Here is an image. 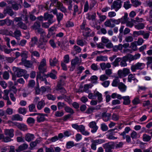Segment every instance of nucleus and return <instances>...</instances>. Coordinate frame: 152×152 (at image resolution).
<instances>
[{
    "label": "nucleus",
    "mask_w": 152,
    "mask_h": 152,
    "mask_svg": "<svg viewBox=\"0 0 152 152\" xmlns=\"http://www.w3.org/2000/svg\"><path fill=\"white\" fill-rule=\"evenodd\" d=\"M115 143L111 142L103 145V146L105 149L106 152H112V150L115 148Z\"/></svg>",
    "instance_id": "nucleus-1"
},
{
    "label": "nucleus",
    "mask_w": 152,
    "mask_h": 152,
    "mask_svg": "<svg viewBox=\"0 0 152 152\" xmlns=\"http://www.w3.org/2000/svg\"><path fill=\"white\" fill-rule=\"evenodd\" d=\"M64 137L63 134L62 133H60L58 134V136H55L51 138H49L48 141L46 142V144H48L49 143L52 142H55L58 140H61Z\"/></svg>",
    "instance_id": "nucleus-2"
},
{
    "label": "nucleus",
    "mask_w": 152,
    "mask_h": 152,
    "mask_svg": "<svg viewBox=\"0 0 152 152\" xmlns=\"http://www.w3.org/2000/svg\"><path fill=\"white\" fill-rule=\"evenodd\" d=\"M145 66V65L144 63L138 62L135 65L132 66L131 70L133 72H135L137 69H142Z\"/></svg>",
    "instance_id": "nucleus-3"
},
{
    "label": "nucleus",
    "mask_w": 152,
    "mask_h": 152,
    "mask_svg": "<svg viewBox=\"0 0 152 152\" xmlns=\"http://www.w3.org/2000/svg\"><path fill=\"white\" fill-rule=\"evenodd\" d=\"M121 3L122 2L120 0L114 1L111 6V10L114 9L116 12H117L121 8Z\"/></svg>",
    "instance_id": "nucleus-4"
},
{
    "label": "nucleus",
    "mask_w": 152,
    "mask_h": 152,
    "mask_svg": "<svg viewBox=\"0 0 152 152\" xmlns=\"http://www.w3.org/2000/svg\"><path fill=\"white\" fill-rule=\"evenodd\" d=\"M19 64L20 65L24 64L25 67L28 68H33L34 67L31 62L23 58H22L21 62Z\"/></svg>",
    "instance_id": "nucleus-5"
},
{
    "label": "nucleus",
    "mask_w": 152,
    "mask_h": 152,
    "mask_svg": "<svg viewBox=\"0 0 152 152\" xmlns=\"http://www.w3.org/2000/svg\"><path fill=\"white\" fill-rule=\"evenodd\" d=\"M46 65V59L43 58L41 61L40 64L38 66V69L41 72H46V69L45 67Z\"/></svg>",
    "instance_id": "nucleus-6"
},
{
    "label": "nucleus",
    "mask_w": 152,
    "mask_h": 152,
    "mask_svg": "<svg viewBox=\"0 0 152 152\" xmlns=\"http://www.w3.org/2000/svg\"><path fill=\"white\" fill-rule=\"evenodd\" d=\"M13 68L14 71L15 70V74L18 77L23 76L26 72V70L22 69L17 68L15 67Z\"/></svg>",
    "instance_id": "nucleus-7"
},
{
    "label": "nucleus",
    "mask_w": 152,
    "mask_h": 152,
    "mask_svg": "<svg viewBox=\"0 0 152 152\" xmlns=\"http://www.w3.org/2000/svg\"><path fill=\"white\" fill-rule=\"evenodd\" d=\"M22 19L20 18L16 17L15 18V20L17 22H18L17 25L22 29H26L27 28V26L21 21Z\"/></svg>",
    "instance_id": "nucleus-8"
},
{
    "label": "nucleus",
    "mask_w": 152,
    "mask_h": 152,
    "mask_svg": "<svg viewBox=\"0 0 152 152\" xmlns=\"http://www.w3.org/2000/svg\"><path fill=\"white\" fill-rule=\"evenodd\" d=\"M38 32L41 34L40 38V41L41 42H43L44 43L46 42L47 40L45 39V33L43 30L42 29L39 28L37 29Z\"/></svg>",
    "instance_id": "nucleus-9"
},
{
    "label": "nucleus",
    "mask_w": 152,
    "mask_h": 152,
    "mask_svg": "<svg viewBox=\"0 0 152 152\" xmlns=\"http://www.w3.org/2000/svg\"><path fill=\"white\" fill-rule=\"evenodd\" d=\"M88 126L92 129L91 132L93 133H95L98 129V127L96 125V123L94 121H93L90 122L88 124Z\"/></svg>",
    "instance_id": "nucleus-10"
},
{
    "label": "nucleus",
    "mask_w": 152,
    "mask_h": 152,
    "mask_svg": "<svg viewBox=\"0 0 152 152\" xmlns=\"http://www.w3.org/2000/svg\"><path fill=\"white\" fill-rule=\"evenodd\" d=\"M77 131L80 132L83 135L85 136L88 135L89 133L85 130V127L83 125H79Z\"/></svg>",
    "instance_id": "nucleus-11"
},
{
    "label": "nucleus",
    "mask_w": 152,
    "mask_h": 152,
    "mask_svg": "<svg viewBox=\"0 0 152 152\" xmlns=\"http://www.w3.org/2000/svg\"><path fill=\"white\" fill-rule=\"evenodd\" d=\"M38 116L37 117V121L38 122H42L45 120V117L48 116L47 114H43L42 113H38Z\"/></svg>",
    "instance_id": "nucleus-12"
},
{
    "label": "nucleus",
    "mask_w": 152,
    "mask_h": 152,
    "mask_svg": "<svg viewBox=\"0 0 152 152\" xmlns=\"http://www.w3.org/2000/svg\"><path fill=\"white\" fill-rule=\"evenodd\" d=\"M14 130L13 129H6L4 132L6 135L9 136L10 137H12L14 136Z\"/></svg>",
    "instance_id": "nucleus-13"
},
{
    "label": "nucleus",
    "mask_w": 152,
    "mask_h": 152,
    "mask_svg": "<svg viewBox=\"0 0 152 152\" xmlns=\"http://www.w3.org/2000/svg\"><path fill=\"white\" fill-rule=\"evenodd\" d=\"M81 49L77 45H75L73 47V50L72 51V54L74 56L77 53H80L81 51Z\"/></svg>",
    "instance_id": "nucleus-14"
},
{
    "label": "nucleus",
    "mask_w": 152,
    "mask_h": 152,
    "mask_svg": "<svg viewBox=\"0 0 152 152\" xmlns=\"http://www.w3.org/2000/svg\"><path fill=\"white\" fill-rule=\"evenodd\" d=\"M26 140L28 142L33 140L35 138L34 134H31L28 133L26 134L25 136Z\"/></svg>",
    "instance_id": "nucleus-15"
},
{
    "label": "nucleus",
    "mask_w": 152,
    "mask_h": 152,
    "mask_svg": "<svg viewBox=\"0 0 152 152\" xmlns=\"http://www.w3.org/2000/svg\"><path fill=\"white\" fill-rule=\"evenodd\" d=\"M118 88L120 91L122 92H124L126 90V86L122 82L119 83Z\"/></svg>",
    "instance_id": "nucleus-16"
},
{
    "label": "nucleus",
    "mask_w": 152,
    "mask_h": 152,
    "mask_svg": "<svg viewBox=\"0 0 152 152\" xmlns=\"http://www.w3.org/2000/svg\"><path fill=\"white\" fill-rule=\"evenodd\" d=\"M122 99L124 100L123 104L125 105H128L130 104L131 102L130 97L128 96H126L122 97Z\"/></svg>",
    "instance_id": "nucleus-17"
},
{
    "label": "nucleus",
    "mask_w": 152,
    "mask_h": 152,
    "mask_svg": "<svg viewBox=\"0 0 152 152\" xmlns=\"http://www.w3.org/2000/svg\"><path fill=\"white\" fill-rule=\"evenodd\" d=\"M55 27L53 26L48 29V33L47 35L48 38H50V36L54 34L55 31Z\"/></svg>",
    "instance_id": "nucleus-18"
},
{
    "label": "nucleus",
    "mask_w": 152,
    "mask_h": 152,
    "mask_svg": "<svg viewBox=\"0 0 152 152\" xmlns=\"http://www.w3.org/2000/svg\"><path fill=\"white\" fill-rule=\"evenodd\" d=\"M28 146V145L27 144H23L20 145L18 148L15 150V151L17 152H20L27 149Z\"/></svg>",
    "instance_id": "nucleus-19"
},
{
    "label": "nucleus",
    "mask_w": 152,
    "mask_h": 152,
    "mask_svg": "<svg viewBox=\"0 0 152 152\" xmlns=\"http://www.w3.org/2000/svg\"><path fill=\"white\" fill-rule=\"evenodd\" d=\"M14 59H15L13 58H7L3 55H1V61H2L7 60L8 62L11 63L14 61Z\"/></svg>",
    "instance_id": "nucleus-20"
},
{
    "label": "nucleus",
    "mask_w": 152,
    "mask_h": 152,
    "mask_svg": "<svg viewBox=\"0 0 152 152\" xmlns=\"http://www.w3.org/2000/svg\"><path fill=\"white\" fill-rule=\"evenodd\" d=\"M57 74V72L55 70H52L51 72L49 74H48L46 75V77H50L51 78L53 79H56L57 78L56 76V74Z\"/></svg>",
    "instance_id": "nucleus-21"
},
{
    "label": "nucleus",
    "mask_w": 152,
    "mask_h": 152,
    "mask_svg": "<svg viewBox=\"0 0 152 152\" xmlns=\"http://www.w3.org/2000/svg\"><path fill=\"white\" fill-rule=\"evenodd\" d=\"M53 20H48V22L43 23H42V26L45 28H48L54 22Z\"/></svg>",
    "instance_id": "nucleus-22"
},
{
    "label": "nucleus",
    "mask_w": 152,
    "mask_h": 152,
    "mask_svg": "<svg viewBox=\"0 0 152 152\" xmlns=\"http://www.w3.org/2000/svg\"><path fill=\"white\" fill-rule=\"evenodd\" d=\"M132 80L133 81L134 83H137L138 81L137 80L135 77L134 75L132 74H130L128 77V81L129 82H131Z\"/></svg>",
    "instance_id": "nucleus-23"
},
{
    "label": "nucleus",
    "mask_w": 152,
    "mask_h": 152,
    "mask_svg": "<svg viewBox=\"0 0 152 152\" xmlns=\"http://www.w3.org/2000/svg\"><path fill=\"white\" fill-rule=\"evenodd\" d=\"M126 58L125 56L121 58L120 65L121 67H125L127 66L126 61H127Z\"/></svg>",
    "instance_id": "nucleus-24"
},
{
    "label": "nucleus",
    "mask_w": 152,
    "mask_h": 152,
    "mask_svg": "<svg viewBox=\"0 0 152 152\" xmlns=\"http://www.w3.org/2000/svg\"><path fill=\"white\" fill-rule=\"evenodd\" d=\"M140 96L137 95L135 96L133 99L132 100V102L134 105H137L140 103Z\"/></svg>",
    "instance_id": "nucleus-25"
},
{
    "label": "nucleus",
    "mask_w": 152,
    "mask_h": 152,
    "mask_svg": "<svg viewBox=\"0 0 152 152\" xmlns=\"http://www.w3.org/2000/svg\"><path fill=\"white\" fill-rule=\"evenodd\" d=\"M111 115V114L110 113H104L102 114V118L104 121H108L110 119Z\"/></svg>",
    "instance_id": "nucleus-26"
},
{
    "label": "nucleus",
    "mask_w": 152,
    "mask_h": 152,
    "mask_svg": "<svg viewBox=\"0 0 152 152\" xmlns=\"http://www.w3.org/2000/svg\"><path fill=\"white\" fill-rule=\"evenodd\" d=\"M10 3L11 4L13 9L15 10H17L18 9V7L17 2L13 0L10 1Z\"/></svg>",
    "instance_id": "nucleus-27"
},
{
    "label": "nucleus",
    "mask_w": 152,
    "mask_h": 152,
    "mask_svg": "<svg viewBox=\"0 0 152 152\" xmlns=\"http://www.w3.org/2000/svg\"><path fill=\"white\" fill-rule=\"evenodd\" d=\"M91 30L88 28H86L83 31V34L85 37H88L90 35Z\"/></svg>",
    "instance_id": "nucleus-28"
},
{
    "label": "nucleus",
    "mask_w": 152,
    "mask_h": 152,
    "mask_svg": "<svg viewBox=\"0 0 152 152\" xmlns=\"http://www.w3.org/2000/svg\"><path fill=\"white\" fill-rule=\"evenodd\" d=\"M53 16L52 14H48V13H45L44 14V18L45 20H53Z\"/></svg>",
    "instance_id": "nucleus-29"
},
{
    "label": "nucleus",
    "mask_w": 152,
    "mask_h": 152,
    "mask_svg": "<svg viewBox=\"0 0 152 152\" xmlns=\"http://www.w3.org/2000/svg\"><path fill=\"white\" fill-rule=\"evenodd\" d=\"M144 24L142 23H138L134 25V27L137 30L143 29L145 27Z\"/></svg>",
    "instance_id": "nucleus-30"
},
{
    "label": "nucleus",
    "mask_w": 152,
    "mask_h": 152,
    "mask_svg": "<svg viewBox=\"0 0 152 152\" xmlns=\"http://www.w3.org/2000/svg\"><path fill=\"white\" fill-rule=\"evenodd\" d=\"M45 104L44 101L42 100L38 102L37 105V107L39 110H40L44 107Z\"/></svg>",
    "instance_id": "nucleus-31"
},
{
    "label": "nucleus",
    "mask_w": 152,
    "mask_h": 152,
    "mask_svg": "<svg viewBox=\"0 0 152 152\" xmlns=\"http://www.w3.org/2000/svg\"><path fill=\"white\" fill-rule=\"evenodd\" d=\"M50 64L51 66H54L58 63V61L56 57L54 58L53 60L50 58L49 60Z\"/></svg>",
    "instance_id": "nucleus-32"
},
{
    "label": "nucleus",
    "mask_w": 152,
    "mask_h": 152,
    "mask_svg": "<svg viewBox=\"0 0 152 152\" xmlns=\"http://www.w3.org/2000/svg\"><path fill=\"white\" fill-rule=\"evenodd\" d=\"M41 142L40 139H37L34 141L31 142L30 144V146L31 148H34L35 147L38 143Z\"/></svg>",
    "instance_id": "nucleus-33"
},
{
    "label": "nucleus",
    "mask_w": 152,
    "mask_h": 152,
    "mask_svg": "<svg viewBox=\"0 0 152 152\" xmlns=\"http://www.w3.org/2000/svg\"><path fill=\"white\" fill-rule=\"evenodd\" d=\"M93 86L91 84H85L84 88V91L88 93L89 92V89L91 88Z\"/></svg>",
    "instance_id": "nucleus-34"
},
{
    "label": "nucleus",
    "mask_w": 152,
    "mask_h": 152,
    "mask_svg": "<svg viewBox=\"0 0 152 152\" xmlns=\"http://www.w3.org/2000/svg\"><path fill=\"white\" fill-rule=\"evenodd\" d=\"M12 120L22 121V118L20 117V115L18 114L12 115Z\"/></svg>",
    "instance_id": "nucleus-35"
},
{
    "label": "nucleus",
    "mask_w": 152,
    "mask_h": 152,
    "mask_svg": "<svg viewBox=\"0 0 152 152\" xmlns=\"http://www.w3.org/2000/svg\"><path fill=\"white\" fill-rule=\"evenodd\" d=\"M94 94L96 97L97 96L98 98V100L99 102H101L102 100V95L101 93L98 91L94 92Z\"/></svg>",
    "instance_id": "nucleus-36"
},
{
    "label": "nucleus",
    "mask_w": 152,
    "mask_h": 152,
    "mask_svg": "<svg viewBox=\"0 0 152 152\" xmlns=\"http://www.w3.org/2000/svg\"><path fill=\"white\" fill-rule=\"evenodd\" d=\"M144 33V31L143 30H140L137 31H135L133 32V35L134 37H137L140 35H142Z\"/></svg>",
    "instance_id": "nucleus-37"
},
{
    "label": "nucleus",
    "mask_w": 152,
    "mask_h": 152,
    "mask_svg": "<svg viewBox=\"0 0 152 152\" xmlns=\"http://www.w3.org/2000/svg\"><path fill=\"white\" fill-rule=\"evenodd\" d=\"M120 19H121V22L122 23H126L128 21L127 14L125 13L124 16Z\"/></svg>",
    "instance_id": "nucleus-38"
},
{
    "label": "nucleus",
    "mask_w": 152,
    "mask_h": 152,
    "mask_svg": "<svg viewBox=\"0 0 152 152\" xmlns=\"http://www.w3.org/2000/svg\"><path fill=\"white\" fill-rule=\"evenodd\" d=\"M104 25L106 27L110 28H113L115 26V24H112L109 20H107L104 23Z\"/></svg>",
    "instance_id": "nucleus-39"
},
{
    "label": "nucleus",
    "mask_w": 152,
    "mask_h": 152,
    "mask_svg": "<svg viewBox=\"0 0 152 152\" xmlns=\"http://www.w3.org/2000/svg\"><path fill=\"white\" fill-rule=\"evenodd\" d=\"M107 60V57L105 56H100L97 57L96 60L97 61H105Z\"/></svg>",
    "instance_id": "nucleus-40"
},
{
    "label": "nucleus",
    "mask_w": 152,
    "mask_h": 152,
    "mask_svg": "<svg viewBox=\"0 0 152 152\" xmlns=\"http://www.w3.org/2000/svg\"><path fill=\"white\" fill-rule=\"evenodd\" d=\"M151 138V137L146 134L143 135V140L144 141L148 142L150 141Z\"/></svg>",
    "instance_id": "nucleus-41"
},
{
    "label": "nucleus",
    "mask_w": 152,
    "mask_h": 152,
    "mask_svg": "<svg viewBox=\"0 0 152 152\" xmlns=\"http://www.w3.org/2000/svg\"><path fill=\"white\" fill-rule=\"evenodd\" d=\"M18 112L21 114L25 115L27 112L26 109L25 108L20 107L18 109Z\"/></svg>",
    "instance_id": "nucleus-42"
},
{
    "label": "nucleus",
    "mask_w": 152,
    "mask_h": 152,
    "mask_svg": "<svg viewBox=\"0 0 152 152\" xmlns=\"http://www.w3.org/2000/svg\"><path fill=\"white\" fill-rule=\"evenodd\" d=\"M74 145V142L73 141H69L67 142L66 144V147L67 148H71Z\"/></svg>",
    "instance_id": "nucleus-43"
},
{
    "label": "nucleus",
    "mask_w": 152,
    "mask_h": 152,
    "mask_svg": "<svg viewBox=\"0 0 152 152\" xmlns=\"http://www.w3.org/2000/svg\"><path fill=\"white\" fill-rule=\"evenodd\" d=\"M79 61V58L77 57H76L74 59L72 60L71 61L72 66L75 67V65L78 63Z\"/></svg>",
    "instance_id": "nucleus-44"
},
{
    "label": "nucleus",
    "mask_w": 152,
    "mask_h": 152,
    "mask_svg": "<svg viewBox=\"0 0 152 152\" xmlns=\"http://www.w3.org/2000/svg\"><path fill=\"white\" fill-rule=\"evenodd\" d=\"M37 39L36 37H34L31 39L30 44L32 46H34L37 42Z\"/></svg>",
    "instance_id": "nucleus-45"
},
{
    "label": "nucleus",
    "mask_w": 152,
    "mask_h": 152,
    "mask_svg": "<svg viewBox=\"0 0 152 152\" xmlns=\"http://www.w3.org/2000/svg\"><path fill=\"white\" fill-rule=\"evenodd\" d=\"M57 20L58 23L62 19L63 16V15L61 13H58L56 15Z\"/></svg>",
    "instance_id": "nucleus-46"
},
{
    "label": "nucleus",
    "mask_w": 152,
    "mask_h": 152,
    "mask_svg": "<svg viewBox=\"0 0 152 152\" xmlns=\"http://www.w3.org/2000/svg\"><path fill=\"white\" fill-rule=\"evenodd\" d=\"M8 137H6L5 138H4V135L1 134V140L3 139V140L5 142H8L11 141L12 139Z\"/></svg>",
    "instance_id": "nucleus-47"
},
{
    "label": "nucleus",
    "mask_w": 152,
    "mask_h": 152,
    "mask_svg": "<svg viewBox=\"0 0 152 152\" xmlns=\"http://www.w3.org/2000/svg\"><path fill=\"white\" fill-rule=\"evenodd\" d=\"M96 14L94 13L93 14H88L86 15V18L89 20H93L95 19Z\"/></svg>",
    "instance_id": "nucleus-48"
},
{
    "label": "nucleus",
    "mask_w": 152,
    "mask_h": 152,
    "mask_svg": "<svg viewBox=\"0 0 152 152\" xmlns=\"http://www.w3.org/2000/svg\"><path fill=\"white\" fill-rule=\"evenodd\" d=\"M14 34L15 37L18 40H19V37L21 35V34L20 31L19 30H16L14 32Z\"/></svg>",
    "instance_id": "nucleus-49"
},
{
    "label": "nucleus",
    "mask_w": 152,
    "mask_h": 152,
    "mask_svg": "<svg viewBox=\"0 0 152 152\" xmlns=\"http://www.w3.org/2000/svg\"><path fill=\"white\" fill-rule=\"evenodd\" d=\"M131 3L133 6L137 7L140 5V3L138 0H131Z\"/></svg>",
    "instance_id": "nucleus-50"
},
{
    "label": "nucleus",
    "mask_w": 152,
    "mask_h": 152,
    "mask_svg": "<svg viewBox=\"0 0 152 152\" xmlns=\"http://www.w3.org/2000/svg\"><path fill=\"white\" fill-rule=\"evenodd\" d=\"M129 1L124 2V6L126 9H128L131 7L132 4Z\"/></svg>",
    "instance_id": "nucleus-51"
},
{
    "label": "nucleus",
    "mask_w": 152,
    "mask_h": 152,
    "mask_svg": "<svg viewBox=\"0 0 152 152\" xmlns=\"http://www.w3.org/2000/svg\"><path fill=\"white\" fill-rule=\"evenodd\" d=\"M118 74L119 78H123L126 77L123 70L120 69L118 71Z\"/></svg>",
    "instance_id": "nucleus-52"
},
{
    "label": "nucleus",
    "mask_w": 152,
    "mask_h": 152,
    "mask_svg": "<svg viewBox=\"0 0 152 152\" xmlns=\"http://www.w3.org/2000/svg\"><path fill=\"white\" fill-rule=\"evenodd\" d=\"M137 42L134 41L131 44L130 47L134 50H136L137 49Z\"/></svg>",
    "instance_id": "nucleus-53"
},
{
    "label": "nucleus",
    "mask_w": 152,
    "mask_h": 152,
    "mask_svg": "<svg viewBox=\"0 0 152 152\" xmlns=\"http://www.w3.org/2000/svg\"><path fill=\"white\" fill-rule=\"evenodd\" d=\"M121 46V44H119L118 45H115L113 47V50L115 52L117 51L118 50L122 51Z\"/></svg>",
    "instance_id": "nucleus-54"
},
{
    "label": "nucleus",
    "mask_w": 152,
    "mask_h": 152,
    "mask_svg": "<svg viewBox=\"0 0 152 152\" xmlns=\"http://www.w3.org/2000/svg\"><path fill=\"white\" fill-rule=\"evenodd\" d=\"M4 12V13H7L11 16L13 15L14 14V13L12 9L10 8H7L5 10Z\"/></svg>",
    "instance_id": "nucleus-55"
},
{
    "label": "nucleus",
    "mask_w": 152,
    "mask_h": 152,
    "mask_svg": "<svg viewBox=\"0 0 152 152\" xmlns=\"http://www.w3.org/2000/svg\"><path fill=\"white\" fill-rule=\"evenodd\" d=\"M9 94V91L7 90H5L4 91V95L3 98L6 100H8L9 99L8 96Z\"/></svg>",
    "instance_id": "nucleus-56"
},
{
    "label": "nucleus",
    "mask_w": 152,
    "mask_h": 152,
    "mask_svg": "<svg viewBox=\"0 0 152 152\" xmlns=\"http://www.w3.org/2000/svg\"><path fill=\"white\" fill-rule=\"evenodd\" d=\"M93 140L94 141V142L97 145L103 143L105 142L104 140L102 139H99Z\"/></svg>",
    "instance_id": "nucleus-57"
},
{
    "label": "nucleus",
    "mask_w": 152,
    "mask_h": 152,
    "mask_svg": "<svg viewBox=\"0 0 152 152\" xmlns=\"http://www.w3.org/2000/svg\"><path fill=\"white\" fill-rule=\"evenodd\" d=\"M50 90L51 89L49 87H45L44 86H42L41 88V91L43 92H44L46 91L48 92H49Z\"/></svg>",
    "instance_id": "nucleus-58"
},
{
    "label": "nucleus",
    "mask_w": 152,
    "mask_h": 152,
    "mask_svg": "<svg viewBox=\"0 0 152 152\" xmlns=\"http://www.w3.org/2000/svg\"><path fill=\"white\" fill-rule=\"evenodd\" d=\"M63 135L64 137H69L72 135L71 131L69 130L65 131L64 132Z\"/></svg>",
    "instance_id": "nucleus-59"
},
{
    "label": "nucleus",
    "mask_w": 152,
    "mask_h": 152,
    "mask_svg": "<svg viewBox=\"0 0 152 152\" xmlns=\"http://www.w3.org/2000/svg\"><path fill=\"white\" fill-rule=\"evenodd\" d=\"M28 52L27 51L25 50L23 51L21 54V56L23 59L26 58L27 57V55Z\"/></svg>",
    "instance_id": "nucleus-60"
},
{
    "label": "nucleus",
    "mask_w": 152,
    "mask_h": 152,
    "mask_svg": "<svg viewBox=\"0 0 152 152\" xmlns=\"http://www.w3.org/2000/svg\"><path fill=\"white\" fill-rule=\"evenodd\" d=\"M126 58L127 61H129L130 62L131 61L134 60L133 56L131 54H128L125 56Z\"/></svg>",
    "instance_id": "nucleus-61"
},
{
    "label": "nucleus",
    "mask_w": 152,
    "mask_h": 152,
    "mask_svg": "<svg viewBox=\"0 0 152 152\" xmlns=\"http://www.w3.org/2000/svg\"><path fill=\"white\" fill-rule=\"evenodd\" d=\"M29 110L30 112L34 111L35 110V106L34 104H32L28 106Z\"/></svg>",
    "instance_id": "nucleus-62"
},
{
    "label": "nucleus",
    "mask_w": 152,
    "mask_h": 152,
    "mask_svg": "<svg viewBox=\"0 0 152 152\" xmlns=\"http://www.w3.org/2000/svg\"><path fill=\"white\" fill-rule=\"evenodd\" d=\"M40 24L39 22H36L34 24V25L32 26V28L35 30H37L40 28Z\"/></svg>",
    "instance_id": "nucleus-63"
},
{
    "label": "nucleus",
    "mask_w": 152,
    "mask_h": 152,
    "mask_svg": "<svg viewBox=\"0 0 152 152\" xmlns=\"http://www.w3.org/2000/svg\"><path fill=\"white\" fill-rule=\"evenodd\" d=\"M95 109V108L94 107H90L88 108L87 110L86 111V113L88 114H91L92 113L94 110Z\"/></svg>",
    "instance_id": "nucleus-64"
}]
</instances>
